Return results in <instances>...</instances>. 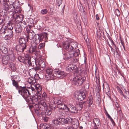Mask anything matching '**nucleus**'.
<instances>
[{"mask_svg":"<svg viewBox=\"0 0 129 129\" xmlns=\"http://www.w3.org/2000/svg\"><path fill=\"white\" fill-rule=\"evenodd\" d=\"M6 35L3 37V39L6 40H9L13 38V33L12 30H9L5 33Z\"/></svg>","mask_w":129,"mask_h":129,"instance_id":"nucleus-12","label":"nucleus"},{"mask_svg":"<svg viewBox=\"0 0 129 129\" xmlns=\"http://www.w3.org/2000/svg\"><path fill=\"white\" fill-rule=\"evenodd\" d=\"M120 52L118 48H117L116 49L114 50V56L117 57H118L119 56Z\"/></svg>","mask_w":129,"mask_h":129,"instance_id":"nucleus-37","label":"nucleus"},{"mask_svg":"<svg viewBox=\"0 0 129 129\" xmlns=\"http://www.w3.org/2000/svg\"><path fill=\"white\" fill-rule=\"evenodd\" d=\"M72 118L70 117H68L65 119V124H71L72 122Z\"/></svg>","mask_w":129,"mask_h":129,"instance_id":"nucleus-40","label":"nucleus"},{"mask_svg":"<svg viewBox=\"0 0 129 129\" xmlns=\"http://www.w3.org/2000/svg\"><path fill=\"white\" fill-rule=\"evenodd\" d=\"M25 59H29L31 58V56L28 53L25 54Z\"/></svg>","mask_w":129,"mask_h":129,"instance_id":"nucleus-52","label":"nucleus"},{"mask_svg":"<svg viewBox=\"0 0 129 129\" xmlns=\"http://www.w3.org/2000/svg\"><path fill=\"white\" fill-rule=\"evenodd\" d=\"M66 69L70 71H74V72L76 73H77L78 71L77 66L74 64H70L67 67Z\"/></svg>","mask_w":129,"mask_h":129,"instance_id":"nucleus-15","label":"nucleus"},{"mask_svg":"<svg viewBox=\"0 0 129 129\" xmlns=\"http://www.w3.org/2000/svg\"><path fill=\"white\" fill-rule=\"evenodd\" d=\"M34 68L35 69V70L36 71H37L40 69V68L39 67H37V66H35L34 67Z\"/></svg>","mask_w":129,"mask_h":129,"instance_id":"nucleus-63","label":"nucleus"},{"mask_svg":"<svg viewBox=\"0 0 129 129\" xmlns=\"http://www.w3.org/2000/svg\"><path fill=\"white\" fill-rule=\"evenodd\" d=\"M9 65L10 67L13 71H15L16 70V68L14 64L12 62L9 63Z\"/></svg>","mask_w":129,"mask_h":129,"instance_id":"nucleus-38","label":"nucleus"},{"mask_svg":"<svg viewBox=\"0 0 129 129\" xmlns=\"http://www.w3.org/2000/svg\"><path fill=\"white\" fill-rule=\"evenodd\" d=\"M46 101L45 100L41 99L38 102L39 105V110L41 109V107L43 109L46 108V107H47V105L46 103Z\"/></svg>","mask_w":129,"mask_h":129,"instance_id":"nucleus-17","label":"nucleus"},{"mask_svg":"<svg viewBox=\"0 0 129 129\" xmlns=\"http://www.w3.org/2000/svg\"><path fill=\"white\" fill-rule=\"evenodd\" d=\"M31 26L30 25H28L25 27L26 32V33H28L29 32H31L30 29L31 27Z\"/></svg>","mask_w":129,"mask_h":129,"instance_id":"nucleus-44","label":"nucleus"},{"mask_svg":"<svg viewBox=\"0 0 129 129\" xmlns=\"http://www.w3.org/2000/svg\"><path fill=\"white\" fill-rule=\"evenodd\" d=\"M10 59L9 55L3 56L2 58V62L3 64H7L8 63Z\"/></svg>","mask_w":129,"mask_h":129,"instance_id":"nucleus-19","label":"nucleus"},{"mask_svg":"<svg viewBox=\"0 0 129 129\" xmlns=\"http://www.w3.org/2000/svg\"><path fill=\"white\" fill-rule=\"evenodd\" d=\"M76 106L79 110H81L83 107V103L81 102H77L76 103Z\"/></svg>","mask_w":129,"mask_h":129,"instance_id":"nucleus-35","label":"nucleus"},{"mask_svg":"<svg viewBox=\"0 0 129 129\" xmlns=\"http://www.w3.org/2000/svg\"><path fill=\"white\" fill-rule=\"evenodd\" d=\"M93 123L94 125V126L97 127L100 124V121L99 119L97 118H94L93 119Z\"/></svg>","mask_w":129,"mask_h":129,"instance_id":"nucleus-26","label":"nucleus"},{"mask_svg":"<svg viewBox=\"0 0 129 129\" xmlns=\"http://www.w3.org/2000/svg\"><path fill=\"white\" fill-rule=\"evenodd\" d=\"M18 24H20V25H21V26H22V27H25V26L26 25V22L23 21H20V22L19 23H18Z\"/></svg>","mask_w":129,"mask_h":129,"instance_id":"nucleus-46","label":"nucleus"},{"mask_svg":"<svg viewBox=\"0 0 129 129\" xmlns=\"http://www.w3.org/2000/svg\"><path fill=\"white\" fill-rule=\"evenodd\" d=\"M58 98L56 97H54L53 98V103L55 104H56V102H57Z\"/></svg>","mask_w":129,"mask_h":129,"instance_id":"nucleus-55","label":"nucleus"},{"mask_svg":"<svg viewBox=\"0 0 129 129\" xmlns=\"http://www.w3.org/2000/svg\"><path fill=\"white\" fill-rule=\"evenodd\" d=\"M34 37L35 41L34 42L32 43H34V45H35L36 46H37V45L41 41L39 39L38 36H37V34H35Z\"/></svg>","mask_w":129,"mask_h":129,"instance_id":"nucleus-33","label":"nucleus"},{"mask_svg":"<svg viewBox=\"0 0 129 129\" xmlns=\"http://www.w3.org/2000/svg\"><path fill=\"white\" fill-rule=\"evenodd\" d=\"M96 1L95 0H92L91 1V5L92 6L94 7L95 5Z\"/></svg>","mask_w":129,"mask_h":129,"instance_id":"nucleus-56","label":"nucleus"},{"mask_svg":"<svg viewBox=\"0 0 129 129\" xmlns=\"http://www.w3.org/2000/svg\"><path fill=\"white\" fill-rule=\"evenodd\" d=\"M66 129H74V128L72 126H67L66 127Z\"/></svg>","mask_w":129,"mask_h":129,"instance_id":"nucleus-60","label":"nucleus"},{"mask_svg":"<svg viewBox=\"0 0 129 129\" xmlns=\"http://www.w3.org/2000/svg\"><path fill=\"white\" fill-rule=\"evenodd\" d=\"M48 12V11L47 9H45L42 10L41 11V13L43 15L46 14Z\"/></svg>","mask_w":129,"mask_h":129,"instance_id":"nucleus-53","label":"nucleus"},{"mask_svg":"<svg viewBox=\"0 0 129 129\" xmlns=\"http://www.w3.org/2000/svg\"><path fill=\"white\" fill-rule=\"evenodd\" d=\"M33 87L21 86L18 90L19 93L21 94L23 98H26L27 96L31 95L33 91L34 90Z\"/></svg>","mask_w":129,"mask_h":129,"instance_id":"nucleus-3","label":"nucleus"},{"mask_svg":"<svg viewBox=\"0 0 129 129\" xmlns=\"http://www.w3.org/2000/svg\"><path fill=\"white\" fill-rule=\"evenodd\" d=\"M9 29L5 25H2L1 28L0 30L1 32L3 34H5V33L9 30Z\"/></svg>","mask_w":129,"mask_h":129,"instance_id":"nucleus-25","label":"nucleus"},{"mask_svg":"<svg viewBox=\"0 0 129 129\" xmlns=\"http://www.w3.org/2000/svg\"><path fill=\"white\" fill-rule=\"evenodd\" d=\"M27 81L29 83L31 84L32 83H35L36 81L33 77H31L28 79Z\"/></svg>","mask_w":129,"mask_h":129,"instance_id":"nucleus-43","label":"nucleus"},{"mask_svg":"<svg viewBox=\"0 0 129 129\" xmlns=\"http://www.w3.org/2000/svg\"><path fill=\"white\" fill-rule=\"evenodd\" d=\"M14 24L10 21H9L7 23V27L9 30H12L13 29Z\"/></svg>","mask_w":129,"mask_h":129,"instance_id":"nucleus-30","label":"nucleus"},{"mask_svg":"<svg viewBox=\"0 0 129 129\" xmlns=\"http://www.w3.org/2000/svg\"><path fill=\"white\" fill-rule=\"evenodd\" d=\"M45 45L44 43H41L38 46V48L39 49H41L44 47Z\"/></svg>","mask_w":129,"mask_h":129,"instance_id":"nucleus-51","label":"nucleus"},{"mask_svg":"<svg viewBox=\"0 0 129 129\" xmlns=\"http://www.w3.org/2000/svg\"><path fill=\"white\" fill-rule=\"evenodd\" d=\"M37 35L38 36L39 38L41 41H43L46 42L47 40L48 34L46 33H43L37 34Z\"/></svg>","mask_w":129,"mask_h":129,"instance_id":"nucleus-13","label":"nucleus"},{"mask_svg":"<svg viewBox=\"0 0 129 129\" xmlns=\"http://www.w3.org/2000/svg\"><path fill=\"white\" fill-rule=\"evenodd\" d=\"M8 3H9L10 5H12L15 1L14 0H6L5 1Z\"/></svg>","mask_w":129,"mask_h":129,"instance_id":"nucleus-49","label":"nucleus"},{"mask_svg":"<svg viewBox=\"0 0 129 129\" xmlns=\"http://www.w3.org/2000/svg\"><path fill=\"white\" fill-rule=\"evenodd\" d=\"M29 96H27L26 98H24L26 101L30 104H36V103L38 101V99L37 98L36 95H33L31 97Z\"/></svg>","mask_w":129,"mask_h":129,"instance_id":"nucleus-9","label":"nucleus"},{"mask_svg":"<svg viewBox=\"0 0 129 129\" xmlns=\"http://www.w3.org/2000/svg\"><path fill=\"white\" fill-rule=\"evenodd\" d=\"M11 80L19 81L20 80L19 76L17 75L12 76L11 77Z\"/></svg>","mask_w":129,"mask_h":129,"instance_id":"nucleus-29","label":"nucleus"},{"mask_svg":"<svg viewBox=\"0 0 129 129\" xmlns=\"http://www.w3.org/2000/svg\"><path fill=\"white\" fill-rule=\"evenodd\" d=\"M12 83L13 85L16 87L17 90H18L21 86L19 85L18 83L19 81H16L13 80H12Z\"/></svg>","mask_w":129,"mask_h":129,"instance_id":"nucleus-36","label":"nucleus"},{"mask_svg":"<svg viewBox=\"0 0 129 129\" xmlns=\"http://www.w3.org/2000/svg\"><path fill=\"white\" fill-rule=\"evenodd\" d=\"M95 78H96V82L98 86H100V76H99V72H97L96 71H95Z\"/></svg>","mask_w":129,"mask_h":129,"instance_id":"nucleus-22","label":"nucleus"},{"mask_svg":"<svg viewBox=\"0 0 129 129\" xmlns=\"http://www.w3.org/2000/svg\"><path fill=\"white\" fill-rule=\"evenodd\" d=\"M22 27L21 26L20 24L17 23L15 25V29L16 33H20L22 31Z\"/></svg>","mask_w":129,"mask_h":129,"instance_id":"nucleus-20","label":"nucleus"},{"mask_svg":"<svg viewBox=\"0 0 129 129\" xmlns=\"http://www.w3.org/2000/svg\"><path fill=\"white\" fill-rule=\"evenodd\" d=\"M27 39L24 38H20L18 40L19 45L15 46V50L18 52L23 53L24 50L26 49L27 46Z\"/></svg>","mask_w":129,"mask_h":129,"instance_id":"nucleus-2","label":"nucleus"},{"mask_svg":"<svg viewBox=\"0 0 129 129\" xmlns=\"http://www.w3.org/2000/svg\"><path fill=\"white\" fill-rule=\"evenodd\" d=\"M85 79V77L81 75L76 76L73 78L72 83L76 86H80L83 83Z\"/></svg>","mask_w":129,"mask_h":129,"instance_id":"nucleus-4","label":"nucleus"},{"mask_svg":"<svg viewBox=\"0 0 129 129\" xmlns=\"http://www.w3.org/2000/svg\"><path fill=\"white\" fill-rule=\"evenodd\" d=\"M64 116V115L60 114V117L53 120L52 121V123L57 126H59L60 125L65 124V119L63 118Z\"/></svg>","mask_w":129,"mask_h":129,"instance_id":"nucleus-6","label":"nucleus"},{"mask_svg":"<svg viewBox=\"0 0 129 129\" xmlns=\"http://www.w3.org/2000/svg\"><path fill=\"white\" fill-rule=\"evenodd\" d=\"M44 109V110L46 109L45 113L48 116L51 114L52 113V111L51 110V109L49 108H47V107H46V108H45V109Z\"/></svg>","mask_w":129,"mask_h":129,"instance_id":"nucleus-39","label":"nucleus"},{"mask_svg":"<svg viewBox=\"0 0 129 129\" xmlns=\"http://www.w3.org/2000/svg\"><path fill=\"white\" fill-rule=\"evenodd\" d=\"M115 13L117 16H119L120 14V13L119 10L118 9H116L115 10Z\"/></svg>","mask_w":129,"mask_h":129,"instance_id":"nucleus-50","label":"nucleus"},{"mask_svg":"<svg viewBox=\"0 0 129 129\" xmlns=\"http://www.w3.org/2000/svg\"><path fill=\"white\" fill-rule=\"evenodd\" d=\"M118 92H119L120 93V94H121L123 96L124 98H126L125 96V95L124 94V93H123V91H122L121 90H120Z\"/></svg>","mask_w":129,"mask_h":129,"instance_id":"nucleus-59","label":"nucleus"},{"mask_svg":"<svg viewBox=\"0 0 129 129\" xmlns=\"http://www.w3.org/2000/svg\"><path fill=\"white\" fill-rule=\"evenodd\" d=\"M35 88H34V90L33 91H35V90L37 91V94L38 93H40L41 92V91L42 90V86L38 84H37L35 86Z\"/></svg>","mask_w":129,"mask_h":129,"instance_id":"nucleus-23","label":"nucleus"},{"mask_svg":"<svg viewBox=\"0 0 129 129\" xmlns=\"http://www.w3.org/2000/svg\"><path fill=\"white\" fill-rule=\"evenodd\" d=\"M63 50L62 52L63 55V59L66 61H70L73 59V62L75 63H76L78 61V56L80 53V50L79 49L76 51H71L69 48H67L68 45L64 46Z\"/></svg>","mask_w":129,"mask_h":129,"instance_id":"nucleus-1","label":"nucleus"},{"mask_svg":"<svg viewBox=\"0 0 129 129\" xmlns=\"http://www.w3.org/2000/svg\"><path fill=\"white\" fill-rule=\"evenodd\" d=\"M34 43H32L29 49L28 50L29 53H35L37 51V46H36Z\"/></svg>","mask_w":129,"mask_h":129,"instance_id":"nucleus-14","label":"nucleus"},{"mask_svg":"<svg viewBox=\"0 0 129 129\" xmlns=\"http://www.w3.org/2000/svg\"><path fill=\"white\" fill-rule=\"evenodd\" d=\"M120 42L123 46L124 50H125V48L124 46V43L123 41L121 39H120Z\"/></svg>","mask_w":129,"mask_h":129,"instance_id":"nucleus-57","label":"nucleus"},{"mask_svg":"<svg viewBox=\"0 0 129 129\" xmlns=\"http://www.w3.org/2000/svg\"><path fill=\"white\" fill-rule=\"evenodd\" d=\"M61 100L59 99L58 98L57 102H56V104L58 105V104H60V103H61Z\"/></svg>","mask_w":129,"mask_h":129,"instance_id":"nucleus-64","label":"nucleus"},{"mask_svg":"<svg viewBox=\"0 0 129 129\" xmlns=\"http://www.w3.org/2000/svg\"><path fill=\"white\" fill-rule=\"evenodd\" d=\"M39 65L40 66V67L42 68H45V62H42L41 63L40 62L39 63Z\"/></svg>","mask_w":129,"mask_h":129,"instance_id":"nucleus-48","label":"nucleus"},{"mask_svg":"<svg viewBox=\"0 0 129 129\" xmlns=\"http://www.w3.org/2000/svg\"><path fill=\"white\" fill-rule=\"evenodd\" d=\"M72 125H74V127L77 128L79 127V123L78 121L75 119H72V122L71 123Z\"/></svg>","mask_w":129,"mask_h":129,"instance_id":"nucleus-27","label":"nucleus"},{"mask_svg":"<svg viewBox=\"0 0 129 129\" xmlns=\"http://www.w3.org/2000/svg\"><path fill=\"white\" fill-rule=\"evenodd\" d=\"M37 98L39 99L46 100L47 98V94L45 92H44L42 94H41V93L36 95Z\"/></svg>","mask_w":129,"mask_h":129,"instance_id":"nucleus-21","label":"nucleus"},{"mask_svg":"<svg viewBox=\"0 0 129 129\" xmlns=\"http://www.w3.org/2000/svg\"><path fill=\"white\" fill-rule=\"evenodd\" d=\"M54 74L56 77H60L62 78L67 76V74L63 71L59 70L58 69H56L54 71Z\"/></svg>","mask_w":129,"mask_h":129,"instance_id":"nucleus-11","label":"nucleus"},{"mask_svg":"<svg viewBox=\"0 0 129 129\" xmlns=\"http://www.w3.org/2000/svg\"><path fill=\"white\" fill-rule=\"evenodd\" d=\"M52 71V70L51 68L47 69L45 75V78L47 80H51L55 78L54 77H56V76L54 74H53Z\"/></svg>","mask_w":129,"mask_h":129,"instance_id":"nucleus-8","label":"nucleus"},{"mask_svg":"<svg viewBox=\"0 0 129 129\" xmlns=\"http://www.w3.org/2000/svg\"><path fill=\"white\" fill-rule=\"evenodd\" d=\"M118 72L123 77H124V74L123 73L121 72L120 70H118Z\"/></svg>","mask_w":129,"mask_h":129,"instance_id":"nucleus-62","label":"nucleus"},{"mask_svg":"<svg viewBox=\"0 0 129 129\" xmlns=\"http://www.w3.org/2000/svg\"><path fill=\"white\" fill-rule=\"evenodd\" d=\"M57 107L58 108L64 110L66 109L67 108H68L67 106L62 102L60 103V104L57 105Z\"/></svg>","mask_w":129,"mask_h":129,"instance_id":"nucleus-32","label":"nucleus"},{"mask_svg":"<svg viewBox=\"0 0 129 129\" xmlns=\"http://www.w3.org/2000/svg\"><path fill=\"white\" fill-rule=\"evenodd\" d=\"M31 59H25L24 63L26 64H28V66L30 67V65L31 64Z\"/></svg>","mask_w":129,"mask_h":129,"instance_id":"nucleus-45","label":"nucleus"},{"mask_svg":"<svg viewBox=\"0 0 129 129\" xmlns=\"http://www.w3.org/2000/svg\"><path fill=\"white\" fill-rule=\"evenodd\" d=\"M11 8L12 9V12L15 13H20L21 12L20 6L19 2L17 0L14 2L12 5H11Z\"/></svg>","mask_w":129,"mask_h":129,"instance_id":"nucleus-7","label":"nucleus"},{"mask_svg":"<svg viewBox=\"0 0 129 129\" xmlns=\"http://www.w3.org/2000/svg\"><path fill=\"white\" fill-rule=\"evenodd\" d=\"M17 59L20 62L24 63L25 60V58L23 57L19 56L18 57Z\"/></svg>","mask_w":129,"mask_h":129,"instance_id":"nucleus-41","label":"nucleus"},{"mask_svg":"<svg viewBox=\"0 0 129 129\" xmlns=\"http://www.w3.org/2000/svg\"><path fill=\"white\" fill-rule=\"evenodd\" d=\"M62 0H57L56 3L57 5L59 7L60 5L62 4Z\"/></svg>","mask_w":129,"mask_h":129,"instance_id":"nucleus-54","label":"nucleus"},{"mask_svg":"<svg viewBox=\"0 0 129 129\" xmlns=\"http://www.w3.org/2000/svg\"><path fill=\"white\" fill-rule=\"evenodd\" d=\"M93 97L92 95L89 96L88 98V99L87 101L88 104V106L90 107L92 104L93 101Z\"/></svg>","mask_w":129,"mask_h":129,"instance_id":"nucleus-31","label":"nucleus"},{"mask_svg":"<svg viewBox=\"0 0 129 129\" xmlns=\"http://www.w3.org/2000/svg\"><path fill=\"white\" fill-rule=\"evenodd\" d=\"M0 49L2 53L5 54L8 53V48L5 45H0Z\"/></svg>","mask_w":129,"mask_h":129,"instance_id":"nucleus-24","label":"nucleus"},{"mask_svg":"<svg viewBox=\"0 0 129 129\" xmlns=\"http://www.w3.org/2000/svg\"><path fill=\"white\" fill-rule=\"evenodd\" d=\"M68 109L69 111L73 113H77L78 111L77 109L73 106H71L70 108H68Z\"/></svg>","mask_w":129,"mask_h":129,"instance_id":"nucleus-28","label":"nucleus"},{"mask_svg":"<svg viewBox=\"0 0 129 129\" xmlns=\"http://www.w3.org/2000/svg\"><path fill=\"white\" fill-rule=\"evenodd\" d=\"M105 91L106 93L108 96L109 97V98L111 99V96L110 90V87L109 86V85H107V87L106 88H105Z\"/></svg>","mask_w":129,"mask_h":129,"instance_id":"nucleus-34","label":"nucleus"},{"mask_svg":"<svg viewBox=\"0 0 129 129\" xmlns=\"http://www.w3.org/2000/svg\"><path fill=\"white\" fill-rule=\"evenodd\" d=\"M127 94H126V95H125V96L126 98H124L125 99H127V98H128L129 99V92H128Z\"/></svg>","mask_w":129,"mask_h":129,"instance_id":"nucleus-61","label":"nucleus"},{"mask_svg":"<svg viewBox=\"0 0 129 129\" xmlns=\"http://www.w3.org/2000/svg\"><path fill=\"white\" fill-rule=\"evenodd\" d=\"M6 0H1L0 2L3 6L4 10L9 12H12V9L11 8V5H9L8 3L5 1Z\"/></svg>","mask_w":129,"mask_h":129,"instance_id":"nucleus-10","label":"nucleus"},{"mask_svg":"<svg viewBox=\"0 0 129 129\" xmlns=\"http://www.w3.org/2000/svg\"><path fill=\"white\" fill-rule=\"evenodd\" d=\"M36 74V72L34 70H31L29 73V74L30 76L32 77H34Z\"/></svg>","mask_w":129,"mask_h":129,"instance_id":"nucleus-42","label":"nucleus"},{"mask_svg":"<svg viewBox=\"0 0 129 129\" xmlns=\"http://www.w3.org/2000/svg\"><path fill=\"white\" fill-rule=\"evenodd\" d=\"M67 45H68L67 46V48H68H68L70 49L71 51H76L75 49L78 47L77 43L74 42H71L70 43L67 41L64 42L63 44V47H64V46Z\"/></svg>","mask_w":129,"mask_h":129,"instance_id":"nucleus-5","label":"nucleus"},{"mask_svg":"<svg viewBox=\"0 0 129 129\" xmlns=\"http://www.w3.org/2000/svg\"><path fill=\"white\" fill-rule=\"evenodd\" d=\"M34 32L33 30H31V32L25 33L27 41V42H28L29 39L31 40L34 38Z\"/></svg>","mask_w":129,"mask_h":129,"instance_id":"nucleus-18","label":"nucleus"},{"mask_svg":"<svg viewBox=\"0 0 129 129\" xmlns=\"http://www.w3.org/2000/svg\"><path fill=\"white\" fill-rule=\"evenodd\" d=\"M30 64V67L32 66L34 67L35 66H36V60L34 59L33 61H31Z\"/></svg>","mask_w":129,"mask_h":129,"instance_id":"nucleus-47","label":"nucleus"},{"mask_svg":"<svg viewBox=\"0 0 129 129\" xmlns=\"http://www.w3.org/2000/svg\"><path fill=\"white\" fill-rule=\"evenodd\" d=\"M86 96V93L84 92H81L77 94V99L80 101L84 100L85 99Z\"/></svg>","mask_w":129,"mask_h":129,"instance_id":"nucleus-16","label":"nucleus"},{"mask_svg":"<svg viewBox=\"0 0 129 129\" xmlns=\"http://www.w3.org/2000/svg\"><path fill=\"white\" fill-rule=\"evenodd\" d=\"M3 10H4V9H0V14H1L3 16H4V15L3 14L4 13L5 14V12H4Z\"/></svg>","mask_w":129,"mask_h":129,"instance_id":"nucleus-58","label":"nucleus"}]
</instances>
